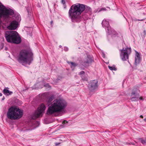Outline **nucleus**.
<instances>
[{
    "label": "nucleus",
    "mask_w": 146,
    "mask_h": 146,
    "mask_svg": "<svg viewBox=\"0 0 146 146\" xmlns=\"http://www.w3.org/2000/svg\"><path fill=\"white\" fill-rule=\"evenodd\" d=\"M44 86L46 87H47V88H49L50 87V86L48 84H46L45 85H44Z\"/></svg>",
    "instance_id": "nucleus-26"
},
{
    "label": "nucleus",
    "mask_w": 146,
    "mask_h": 146,
    "mask_svg": "<svg viewBox=\"0 0 146 146\" xmlns=\"http://www.w3.org/2000/svg\"><path fill=\"white\" fill-rule=\"evenodd\" d=\"M62 3L63 4H64L65 3V1L64 0H62Z\"/></svg>",
    "instance_id": "nucleus-28"
},
{
    "label": "nucleus",
    "mask_w": 146,
    "mask_h": 146,
    "mask_svg": "<svg viewBox=\"0 0 146 146\" xmlns=\"http://www.w3.org/2000/svg\"><path fill=\"white\" fill-rule=\"evenodd\" d=\"M18 33L15 31H6L5 36L7 41L9 42L19 44L21 42V38L18 36Z\"/></svg>",
    "instance_id": "nucleus-5"
},
{
    "label": "nucleus",
    "mask_w": 146,
    "mask_h": 146,
    "mask_svg": "<svg viewBox=\"0 0 146 146\" xmlns=\"http://www.w3.org/2000/svg\"><path fill=\"white\" fill-rule=\"evenodd\" d=\"M98 81L97 80L92 81L88 85V87L90 90L91 91L94 90L98 86Z\"/></svg>",
    "instance_id": "nucleus-10"
},
{
    "label": "nucleus",
    "mask_w": 146,
    "mask_h": 146,
    "mask_svg": "<svg viewBox=\"0 0 146 146\" xmlns=\"http://www.w3.org/2000/svg\"><path fill=\"white\" fill-rule=\"evenodd\" d=\"M67 62L70 65V66L71 68L72 67H74L77 65V64L74 62H69L68 61H67Z\"/></svg>",
    "instance_id": "nucleus-16"
},
{
    "label": "nucleus",
    "mask_w": 146,
    "mask_h": 146,
    "mask_svg": "<svg viewBox=\"0 0 146 146\" xmlns=\"http://www.w3.org/2000/svg\"><path fill=\"white\" fill-rule=\"evenodd\" d=\"M3 94L6 96H8L12 94H13V92L9 91L8 90L6 89H4L3 91Z\"/></svg>",
    "instance_id": "nucleus-13"
},
{
    "label": "nucleus",
    "mask_w": 146,
    "mask_h": 146,
    "mask_svg": "<svg viewBox=\"0 0 146 146\" xmlns=\"http://www.w3.org/2000/svg\"><path fill=\"white\" fill-rule=\"evenodd\" d=\"M92 60V59L91 58L88 57L87 58V60L85 61V63L89 64V63H91Z\"/></svg>",
    "instance_id": "nucleus-17"
},
{
    "label": "nucleus",
    "mask_w": 146,
    "mask_h": 146,
    "mask_svg": "<svg viewBox=\"0 0 146 146\" xmlns=\"http://www.w3.org/2000/svg\"><path fill=\"white\" fill-rule=\"evenodd\" d=\"M139 141H141V143L144 144L146 143L145 139H144L143 138H139L137 139Z\"/></svg>",
    "instance_id": "nucleus-18"
},
{
    "label": "nucleus",
    "mask_w": 146,
    "mask_h": 146,
    "mask_svg": "<svg viewBox=\"0 0 146 146\" xmlns=\"http://www.w3.org/2000/svg\"><path fill=\"white\" fill-rule=\"evenodd\" d=\"M23 111L16 106H12L9 108L7 113V117L12 119H18L22 117Z\"/></svg>",
    "instance_id": "nucleus-4"
},
{
    "label": "nucleus",
    "mask_w": 146,
    "mask_h": 146,
    "mask_svg": "<svg viewBox=\"0 0 146 146\" xmlns=\"http://www.w3.org/2000/svg\"><path fill=\"white\" fill-rule=\"evenodd\" d=\"M34 126L33 128H36L38 127L40 125V123L38 121L35 122L34 123Z\"/></svg>",
    "instance_id": "nucleus-19"
},
{
    "label": "nucleus",
    "mask_w": 146,
    "mask_h": 146,
    "mask_svg": "<svg viewBox=\"0 0 146 146\" xmlns=\"http://www.w3.org/2000/svg\"><path fill=\"white\" fill-rule=\"evenodd\" d=\"M143 120L145 122H146V118L144 119Z\"/></svg>",
    "instance_id": "nucleus-34"
},
{
    "label": "nucleus",
    "mask_w": 146,
    "mask_h": 146,
    "mask_svg": "<svg viewBox=\"0 0 146 146\" xmlns=\"http://www.w3.org/2000/svg\"><path fill=\"white\" fill-rule=\"evenodd\" d=\"M135 60L134 63L135 66H136L139 64L141 60L139 53L137 51H135Z\"/></svg>",
    "instance_id": "nucleus-12"
},
{
    "label": "nucleus",
    "mask_w": 146,
    "mask_h": 146,
    "mask_svg": "<svg viewBox=\"0 0 146 146\" xmlns=\"http://www.w3.org/2000/svg\"><path fill=\"white\" fill-rule=\"evenodd\" d=\"M108 68L109 69L111 70H116V68L114 66H108Z\"/></svg>",
    "instance_id": "nucleus-21"
},
{
    "label": "nucleus",
    "mask_w": 146,
    "mask_h": 146,
    "mask_svg": "<svg viewBox=\"0 0 146 146\" xmlns=\"http://www.w3.org/2000/svg\"><path fill=\"white\" fill-rule=\"evenodd\" d=\"M106 8H102L99 11V12H100L102 11H106Z\"/></svg>",
    "instance_id": "nucleus-24"
},
{
    "label": "nucleus",
    "mask_w": 146,
    "mask_h": 146,
    "mask_svg": "<svg viewBox=\"0 0 146 146\" xmlns=\"http://www.w3.org/2000/svg\"><path fill=\"white\" fill-rule=\"evenodd\" d=\"M79 74L81 75V76L82 79L84 81H87V78L86 77H85L84 76L85 75V73L84 71H81L79 73Z\"/></svg>",
    "instance_id": "nucleus-14"
},
{
    "label": "nucleus",
    "mask_w": 146,
    "mask_h": 146,
    "mask_svg": "<svg viewBox=\"0 0 146 146\" xmlns=\"http://www.w3.org/2000/svg\"><path fill=\"white\" fill-rule=\"evenodd\" d=\"M104 56H105L104 54L103 56V57H104Z\"/></svg>",
    "instance_id": "nucleus-38"
},
{
    "label": "nucleus",
    "mask_w": 146,
    "mask_h": 146,
    "mask_svg": "<svg viewBox=\"0 0 146 146\" xmlns=\"http://www.w3.org/2000/svg\"><path fill=\"white\" fill-rule=\"evenodd\" d=\"M138 21H142V20H139V19H138Z\"/></svg>",
    "instance_id": "nucleus-37"
},
{
    "label": "nucleus",
    "mask_w": 146,
    "mask_h": 146,
    "mask_svg": "<svg viewBox=\"0 0 146 146\" xmlns=\"http://www.w3.org/2000/svg\"><path fill=\"white\" fill-rule=\"evenodd\" d=\"M85 9L84 5L76 3L72 5L70 8L68 12L69 18L72 21L78 23L81 21V15Z\"/></svg>",
    "instance_id": "nucleus-1"
},
{
    "label": "nucleus",
    "mask_w": 146,
    "mask_h": 146,
    "mask_svg": "<svg viewBox=\"0 0 146 146\" xmlns=\"http://www.w3.org/2000/svg\"><path fill=\"white\" fill-rule=\"evenodd\" d=\"M131 99L133 101H137L138 100V98L136 96L131 97Z\"/></svg>",
    "instance_id": "nucleus-20"
},
{
    "label": "nucleus",
    "mask_w": 146,
    "mask_h": 146,
    "mask_svg": "<svg viewBox=\"0 0 146 146\" xmlns=\"http://www.w3.org/2000/svg\"><path fill=\"white\" fill-rule=\"evenodd\" d=\"M2 96V94L1 93H0V96Z\"/></svg>",
    "instance_id": "nucleus-33"
},
{
    "label": "nucleus",
    "mask_w": 146,
    "mask_h": 146,
    "mask_svg": "<svg viewBox=\"0 0 146 146\" xmlns=\"http://www.w3.org/2000/svg\"><path fill=\"white\" fill-rule=\"evenodd\" d=\"M139 99L141 100H143V99L142 97H140L139 98Z\"/></svg>",
    "instance_id": "nucleus-31"
},
{
    "label": "nucleus",
    "mask_w": 146,
    "mask_h": 146,
    "mask_svg": "<svg viewBox=\"0 0 146 146\" xmlns=\"http://www.w3.org/2000/svg\"><path fill=\"white\" fill-rule=\"evenodd\" d=\"M13 13V11L6 8L0 2V17H3L8 21L9 20V15H12Z\"/></svg>",
    "instance_id": "nucleus-6"
},
{
    "label": "nucleus",
    "mask_w": 146,
    "mask_h": 146,
    "mask_svg": "<svg viewBox=\"0 0 146 146\" xmlns=\"http://www.w3.org/2000/svg\"><path fill=\"white\" fill-rule=\"evenodd\" d=\"M60 143H56L55 144L57 146L59 145H60Z\"/></svg>",
    "instance_id": "nucleus-27"
},
{
    "label": "nucleus",
    "mask_w": 146,
    "mask_h": 146,
    "mask_svg": "<svg viewBox=\"0 0 146 146\" xmlns=\"http://www.w3.org/2000/svg\"><path fill=\"white\" fill-rule=\"evenodd\" d=\"M67 102L62 98H58L53 101L47 111L48 114L51 115L55 113L63 111L67 106Z\"/></svg>",
    "instance_id": "nucleus-2"
},
{
    "label": "nucleus",
    "mask_w": 146,
    "mask_h": 146,
    "mask_svg": "<svg viewBox=\"0 0 146 146\" xmlns=\"http://www.w3.org/2000/svg\"><path fill=\"white\" fill-rule=\"evenodd\" d=\"M50 23H51V24H52V21L51 22H50Z\"/></svg>",
    "instance_id": "nucleus-36"
},
{
    "label": "nucleus",
    "mask_w": 146,
    "mask_h": 146,
    "mask_svg": "<svg viewBox=\"0 0 146 146\" xmlns=\"http://www.w3.org/2000/svg\"><path fill=\"white\" fill-rule=\"evenodd\" d=\"M70 125V123L69 121H67L65 120H64L62 122V124L61 125L63 127H67V125Z\"/></svg>",
    "instance_id": "nucleus-15"
},
{
    "label": "nucleus",
    "mask_w": 146,
    "mask_h": 146,
    "mask_svg": "<svg viewBox=\"0 0 146 146\" xmlns=\"http://www.w3.org/2000/svg\"><path fill=\"white\" fill-rule=\"evenodd\" d=\"M135 93L134 92H132L131 94V96H135Z\"/></svg>",
    "instance_id": "nucleus-23"
},
{
    "label": "nucleus",
    "mask_w": 146,
    "mask_h": 146,
    "mask_svg": "<svg viewBox=\"0 0 146 146\" xmlns=\"http://www.w3.org/2000/svg\"><path fill=\"white\" fill-rule=\"evenodd\" d=\"M64 50H65V51H67L68 50V48L66 47H65L64 48Z\"/></svg>",
    "instance_id": "nucleus-29"
},
{
    "label": "nucleus",
    "mask_w": 146,
    "mask_h": 146,
    "mask_svg": "<svg viewBox=\"0 0 146 146\" xmlns=\"http://www.w3.org/2000/svg\"><path fill=\"white\" fill-rule=\"evenodd\" d=\"M4 99H5V98L4 97H3V98L2 99V100H4Z\"/></svg>",
    "instance_id": "nucleus-35"
},
{
    "label": "nucleus",
    "mask_w": 146,
    "mask_h": 146,
    "mask_svg": "<svg viewBox=\"0 0 146 146\" xmlns=\"http://www.w3.org/2000/svg\"><path fill=\"white\" fill-rule=\"evenodd\" d=\"M140 117H141V118H143V115H141L140 116Z\"/></svg>",
    "instance_id": "nucleus-32"
},
{
    "label": "nucleus",
    "mask_w": 146,
    "mask_h": 146,
    "mask_svg": "<svg viewBox=\"0 0 146 146\" xmlns=\"http://www.w3.org/2000/svg\"><path fill=\"white\" fill-rule=\"evenodd\" d=\"M18 22L15 21H12L8 26L7 28L9 29L15 30L16 29L18 26Z\"/></svg>",
    "instance_id": "nucleus-11"
},
{
    "label": "nucleus",
    "mask_w": 146,
    "mask_h": 146,
    "mask_svg": "<svg viewBox=\"0 0 146 146\" xmlns=\"http://www.w3.org/2000/svg\"><path fill=\"white\" fill-rule=\"evenodd\" d=\"M54 98V95H52L49 98V101H52Z\"/></svg>",
    "instance_id": "nucleus-22"
},
{
    "label": "nucleus",
    "mask_w": 146,
    "mask_h": 146,
    "mask_svg": "<svg viewBox=\"0 0 146 146\" xmlns=\"http://www.w3.org/2000/svg\"><path fill=\"white\" fill-rule=\"evenodd\" d=\"M143 34L144 35H145L146 34V31L145 30H144L143 31Z\"/></svg>",
    "instance_id": "nucleus-30"
},
{
    "label": "nucleus",
    "mask_w": 146,
    "mask_h": 146,
    "mask_svg": "<svg viewBox=\"0 0 146 146\" xmlns=\"http://www.w3.org/2000/svg\"><path fill=\"white\" fill-rule=\"evenodd\" d=\"M131 52V48L127 47L126 48H123L121 50L120 56L121 59L123 60H126L128 58V55Z\"/></svg>",
    "instance_id": "nucleus-7"
},
{
    "label": "nucleus",
    "mask_w": 146,
    "mask_h": 146,
    "mask_svg": "<svg viewBox=\"0 0 146 146\" xmlns=\"http://www.w3.org/2000/svg\"><path fill=\"white\" fill-rule=\"evenodd\" d=\"M86 9V10L87 9L88 11H91V9L90 7H87Z\"/></svg>",
    "instance_id": "nucleus-25"
},
{
    "label": "nucleus",
    "mask_w": 146,
    "mask_h": 146,
    "mask_svg": "<svg viewBox=\"0 0 146 146\" xmlns=\"http://www.w3.org/2000/svg\"><path fill=\"white\" fill-rule=\"evenodd\" d=\"M61 46H59V47H61Z\"/></svg>",
    "instance_id": "nucleus-39"
},
{
    "label": "nucleus",
    "mask_w": 146,
    "mask_h": 146,
    "mask_svg": "<svg viewBox=\"0 0 146 146\" xmlns=\"http://www.w3.org/2000/svg\"><path fill=\"white\" fill-rule=\"evenodd\" d=\"M32 53L27 50H21L18 56L17 60L19 62L23 65L25 64H30L33 60Z\"/></svg>",
    "instance_id": "nucleus-3"
},
{
    "label": "nucleus",
    "mask_w": 146,
    "mask_h": 146,
    "mask_svg": "<svg viewBox=\"0 0 146 146\" xmlns=\"http://www.w3.org/2000/svg\"><path fill=\"white\" fill-rule=\"evenodd\" d=\"M46 109V106L42 104L38 107L37 110L35 112L34 115L36 117L42 116L43 114Z\"/></svg>",
    "instance_id": "nucleus-9"
},
{
    "label": "nucleus",
    "mask_w": 146,
    "mask_h": 146,
    "mask_svg": "<svg viewBox=\"0 0 146 146\" xmlns=\"http://www.w3.org/2000/svg\"><path fill=\"white\" fill-rule=\"evenodd\" d=\"M102 26L106 28V32L109 35H115L116 32L113 30L109 26V23L106 20L104 19L102 21Z\"/></svg>",
    "instance_id": "nucleus-8"
}]
</instances>
